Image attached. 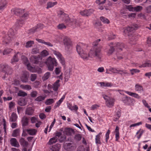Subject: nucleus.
<instances>
[{
	"label": "nucleus",
	"instance_id": "nucleus-8",
	"mask_svg": "<svg viewBox=\"0 0 151 151\" xmlns=\"http://www.w3.org/2000/svg\"><path fill=\"white\" fill-rule=\"evenodd\" d=\"M0 69L2 71L7 74H11L12 72V70L10 67L6 64L1 65Z\"/></svg>",
	"mask_w": 151,
	"mask_h": 151
},
{
	"label": "nucleus",
	"instance_id": "nucleus-18",
	"mask_svg": "<svg viewBox=\"0 0 151 151\" xmlns=\"http://www.w3.org/2000/svg\"><path fill=\"white\" fill-rule=\"evenodd\" d=\"M29 122V119L27 117L25 116H23L21 120L22 126L24 127L28 125Z\"/></svg>",
	"mask_w": 151,
	"mask_h": 151
},
{
	"label": "nucleus",
	"instance_id": "nucleus-49",
	"mask_svg": "<svg viewBox=\"0 0 151 151\" xmlns=\"http://www.w3.org/2000/svg\"><path fill=\"white\" fill-rule=\"evenodd\" d=\"M50 75V73L49 72H47L42 77V79L44 81L48 79Z\"/></svg>",
	"mask_w": 151,
	"mask_h": 151
},
{
	"label": "nucleus",
	"instance_id": "nucleus-53",
	"mask_svg": "<svg viewBox=\"0 0 151 151\" xmlns=\"http://www.w3.org/2000/svg\"><path fill=\"white\" fill-rule=\"evenodd\" d=\"M126 9L130 12H134V7H133L131 5H127Z\"/></svg>",
	"mask_w": 151,
	"mask_h": 151
},
{
	"label": "nucleus",
	"instance_id": "nucleus-64",
	"mask_svg": "<svg viewBox=\"0 0 151 151\" xmlns=\"http://www.w3.org/2000/svg\"><path fill=\"white\" fill-rule=\"evenodd\" d=\"M146 10L147 13H151V5L146 7Z\"/></svg>",
	"mask_w": 151,
	"mask_h": 151
},
{
	"label": "nucleus",
	"instance_id": "nucleus-47",
	"mask_svg": "<svg viewBox=\"0 0 151 151\" xmlns=\"http://www.w3.org/2000/svg\"><path fill=\"white\" fill-rule=\"evenodd\" d=\"M45 96H40L37 97L35 99V101L38 102H40L44 100L45 99Z\"/></svg>",
	"mask_w": 151,
	"mask_h": 151
},
{
	"label": "nucleus",
	"instance_id": "nucleus-25",
	"mask_svg": "<svg viewBox=\"0 0 151 151\" xmlns=\"http://www.w3.org/2000/svg\"><path fill=\"white\" fill-rule=\"evenodd\" d=\"M101 86L103 87H111L112 86V84L109 82H101L99 83Z\"/></svg>",
	"mask_w": 151,
	"mask_h": 151
},
{
	"label": "nucleus",
	"instance_id": "nucleus-61",
	"mask_svg": "<svg viewBox=\"0 0 151 151\" xmlns=\"http://www.w3.org/2000/svg\"><path fill=\"white\" fill-rule=\"evenodd\" d=\"M38 93L36 91H33L31 92L30 95L32 97H35L37 96Z\"/></svg>",
	"mask_w": 151,
	"mask_h": 151
},
{
	"label": "nucleus",
	"instance_id": "nucleus-10",
	"mask_svg": "<svg viewBox=\"0 0 151 151\" xmlns=\"http://www.w3.org/2000/svg\"><path fill=\"white\" fill-rule=\"evenodd\" d=\"M19 142L21 146L22 147V151H27V148L29 145L28 142L22 137L20 139Z\"/></svg>",
	"mask_w": 151,
	"mask_h": 151
},
{
	"label": "nucleus",
	"instance_id": "nucleus-34",
	"mask_svg": "<svg viewBox=\"0 0 151 151\" xmlns=\"http://www.w3.org/2000/svg\"><path fill=\"white\" fill-rule=\"evenodd\" d=\"M43 27V25L41 24H38L37 26H36L35 28L32 29L30 30L31 32L32 33H34L37 30V29L38 28H40L41 29Z\"/></svg>",
	"mask_w": 151,
	"mask_h": 151
},
{
	"label": "nucleus",
	"instance_id": "nucleus-40",
	"mask_svg": "<svg viewBox=\"0 0 151 151\" xmlns=\"http://www.w3.org/2000/svg\"><path fill=\"white\" fill-rule=\"evenodd\" d=\"M34 44V42L33 41H29L26 43L25 47L27 48L31 47Z\"/></svg>",
	"mask_w": 151,
	"mask_h": 151
},
{
	"label": "nucleus",
	"instance_id": "nucleus-15",
	"mask_svg": "<svg viewBox=\"0 0 151 151\" xmlns=\"http://www.w3.org/2000/svg\"><path fill=\"white\" fill-rule=\"evenodd\" d=\"M60 80H58L52 85V88L53 90L55 91V94L57 96L58 95V93L57 92L59 87L60 86V84L59 83Z\"/></svg>",
	"mask_w": 151,
	"mask_h": 151
},
{
	"label": "nucleus",
	"instance_id": "nucleus-22",
	"mask_svg": "<svg viewBox=\"0 0 151 151\" xmlns=\"http://www.w3.org/2000/svg\"><path fill=\"white\" fill-rule=\"evenodd\" d=\"M125 92L129 95L137 99H140L141 98L140 96L138 94L135 93H133L128 91H125Z\"/></svg>",
	"mask_w": 151,
	"mask_h": 151
},
{
	"label": "nucleus",
	"instance_id": "nucleus-60",
	"mask_svg": "<svg viewBox=\"0 0 151 151\" xmlns=\"http://www.w3.org/2000/svg\"><path fill=\"white\" fill-rule=\"evenodd\" d=\"M82 136L80 134H77L75 135V139L76 140L79 141L81 139Z\"/></svg>",
	"mask_w": 151,
	"mask_h": 151
},
{
	"label": "nucleus",
	"instance_id": "nucleus-12",
	"mask_svg": "<svg viewBox=\"0 0 151 151\" xmlns=\"http://www.w3.org/2000/svg\"><path fill=\"white\" fill-rule=\"evenodd\" d=\"M11 13L13 14H15L17 16H20L22 14V13L24 12V10L15 8L12 9L11 10Z\"/></svg>",
	"mask_w": 151,
	"mask_h": 151
},
{
	"label": "nucleus",
	"instance_id": "nucleus-21",
	"mask_svg": "<svg viewBox=\"0 0 151 151\" xmlns=\"http://www.w3.org/2000/svg\"><path fill=\"white\" fill-rule=\"evenodd\" d=\"M109 70L114 73H119V72H123L124 73H127L125 71H121L120 70L118 69L117 68L110 67Z\"/></svg>",
	"mask_w": 151,
	"mask_h": 151
},
{
	"label": "nucleus",
	"instance_id": "nucleus-7",
	"mask_svg": "<svg viewBox=\"0 0 151 151\" xmlns=\"http://www.w3.org/2000/svg\"><path fill=\"white\" fill-rule=\"evenodd\" d=\"M15 35L14 30L12 29H10L8 33V35L4 38L3 40L4 44H7L10 42L11 40V37Z\"/></svg>",
	"mask_w": 151,
	"mask_h": 151
},
{
	"label": "nucleus",
	"instance_id": "nucleus-33",
	"mask_svg": "<svg viewBox=\"0 0 151 151\" xmlns=\"http://www.w3.org/2000/svg\"><path fill=\"white\" fill-rule=\"evenodd\" d=\"M64 16H63L62 17H60L61 19H62L66 23H67L68 22L69 19L70 18L69 17L68 15L65 13L63 14Z\"/></svg>",
	"mask_w": 151,
	"mask_h": 151
},
{
	"label": "nucleus",
	"instance_id": "nucleus-14",
	"mask_svg": "<svg viewBox=\"0 0 151 151\" xmlns=\"http://www.w3.org/2000/svg\"><path fill=\"white\" fill-rule=\"evenodd\" d=\"M94 11V10L93 9H91L81 11L80 12V13L82 16H88L92 14Z\"/></svg>",
	"mask_w": 151,
	"mask_h": 151
},
{
	"label": "nucleus",
	"instance_id": "nucleus-42",
	"mask_svg": "<svg viewBox=\"0 0 151 151\" xmlns=\"http://www.w3.org/2000/svg\"><path fill=\"white\" fill-rule=\"evenodd\" d=\"M18 103L19 105L23 106L25 105L27 103L24 99H22L19 100L18 102Z\"/></svg>",
	"mask_w": 151,
	"mask_h": 151
},
{
	"label": "nucleus",
	"instance_id": "nucleus-62",
	"mask_svg": "<svg viewBox=\"0 0 151 151\" xmlns=\"http://www.w3.org/2000/svg\"><path fill=\"white\" fill-rule=\"evenodd\" d=\"M58 59H59L60 62L62 64V65H65V60L64 59L63 57L62 56L60 58Z\"/></svg>",
	"mask_w": 151,
	"mask_h": 151
},
{
	"label": "nucleus",
	"instance_id": "nucleus-35",
	"mask_svg": "<svg viewBox=\"0 0 151 151\" xmlns=\"http://www.w3.org/2000/svg\"><path fill=\"white\" fill-rule=\"evenodd\" d=\"M17 116L16 114L13 113L10 118V121L12 122H14L17 120Z\"/></svg>",
	"mask_w": 151,
	"mask_h": 151
},
{
	"label": "nucleus",
	"instance_id": "nucleus-19",
	"mask_svg": "<svg viewBox=\"0 0 151 151\" xmlns=\"http://www.w3.org/2000/svg\"><path fill=\"white\" fill-rule=\"evenodd\" d=\"M21 55V54L19 52H17L15 54L12 59L11 63L13 64L14 63L17 62L19 60L18 57Z\"/></svg>",
	"mask_w": 151,
	"mask_h": 151
},
{
	"label": "nucleus",
	"instance_id": "nucleus-50",
	"mask_svg": "<svg viewBox=\"0 0 151 151\" xmlns=\"http://www.w3.org/2000/svg\"><path fill=\"white\" fill-rule=\"evenodd\" d=\"M19 129H17L14 130L13 132L12 136L14 137H16L19 134Z\"/></svg>",
	"mask_w": 151,
	"mask_h": 151
},
{
	"label": "nucleus",
	"instance_id": "nucleus-44",
	"mask_svg": "<svg viewBox=\"0 0 151 151\" xmlns=\"http://www.w3.org/2000/svg\"><path fill=\"white\" fill-rule=\"evenodd\" d=\"M101 133H99V134L96 135L95 138L96 143V144H101V142L100 141V135Z\"/></svg>",
	"mask_w": 151,
	"mask_h": 151
},
{
	"label": "nucleus",
	"instance_id": "nucleus-23",
	"mask_svg": "<svg viewBox=\"0 0 151 151\" xmlns=\"http://www.w3.org/2000/svg\"><path fill=\"white\" fill-rule=\"evenodd\" d=\"M6 0H1L0 1V11H2L6 8Z\"/></svg>",
	"mask_w": 151,
	"mask_h": 151
},
{
	"label": "nucleus",
	"instance_id": "nucleus-56",
	"mask_svg": "<svg viewBox=\"0 0 151 151\" xmlns=\"http://www.w3.org/2000/svg\"><path fill=\"white\" fill-rule=\"evenodd\" d=\"M150 66L151 67V63H145L144 64L139 66V67L140 68Z\"/></svg>",
	"mask_w": 151,
	"mask_h": 151
},
{
	"label": "nucleus",
	"instance_id": "nucleus-1",
	"mask_svg": "<svg viewBox=\"0 0 151 151\" xmlns=\"http://www.w3.org/2000/svg\"><path fill=\"white\" fill-rule=\"evenodd\" d=\"M101 41L100 39L95 40L93 43V47L89 53V57L94 58L95 59L99 60L102 57L101 50L102 46L98 44Z\"/></svg>",
	"mask_w": 151,
	"mask_h": 151
},
{
	"label": "nucleus",
	"instance_id": "nucleus-43",
	"mask_svg": "<svg viewBox=\"0 0 151 151\" xmlns=\"http://www.w3.org/2000/svg\"><path fill=\"white\" fill-rule=\"evenodd\" d=\"M12 50V49L10 48H6L5 49L3 52V55H7L10 53Z\"/></svg>",
	"mask_w": 151,
	"mask_h": 151
},
{
	"label": "nucleus",
	"instance_id": "nucleus-51",
	"mask_svg": "<svg viewBox=\"0 0 151 151\" xmlns=\"http://www.w3.org/2000/svg\"><path fill=\"white\" fill-rule=\"evenodd\" d=\"M40 54L42 57H45L48 55L49 53L47 50H45L41 52Z\"/></svg>",
	"mask_w": 151,
	"mask_h": 151
},
{
	"label": "nucleus",
	"instance_id": "nucleus-39",
	"mask_svg": "<svg viewBox=\"0 0 151 151\" xmlns=\"http://www.w3.org/2000/svg\"><path fill=\"white\" fill-rule=\"evenodd\" d=\"M57 4V2H49L47 3V6L46 7L47 9H48L50 8L53 7L54 5H56Z\"/></svg>",
	"mask_w": 151,
	"mask_h": 151
},
{
	"label": "nucleus",
	"instance_id": "nucleus-54",
	"mask_svg": "<svg viewBox=\"0 0 151 151\" xmlns=\"http://www.w3.org/2000/svg\"><path fill=\"white\" fill-rule=\"evenodd\" d=\"M52 52L58 58V59L62 56L61 54L59 52H57L54 50H53Z\"/></svg>",
	"mask_w": 151,
	"mask_h": 151
},
{
	"label": "nucleus",
	"instance_id": "nucleus-27",
	"mask_svg": "<svg viewBox=\"0 0 151 151\" xmlns=\"http://www.w3.org/2000/svg\"><path fill=\"white\" fill-rule=\"evenodd\" d=\"M61 147L60 145L59 144H56L52 146L51 150V151H59Z\"/></svg>",
	"mask_w": 151,
	"mask_h": 151
},
{
	"label": "nucleus",
	"instance_id": "nucleus-48",
	"mask_svg": "<svg viewBox=\"0 0 151 151\" xmlns=\"http://www.w3.org/2000/svg\"><path fill=\"white\" fill-rule=\"evenodd\" d=\"M54 102V100L52 99H47L45 102L46 105H49Z\"/></svg>",
	"mask_w": 151,
	"mask_h": 151
},
{
	"label": "nucleus",
	"instance_id": "nucleus-26",
	"mask_svg": "<svg viewBox=\"0 0 151 151\" xmlns=\"http://www.w3.org/2000/svg\"><path fill=\"white\" fill-rule=\"evenodd\" d=\"M135 90L139 93H141L143 91V88L142 86L137 84L135 85Z\"/></svg>",
	"mask_w": 151,
	"mask_h": 151
},
{
	"label": "nucleus",
	"instance_id": "nucleus-5",
	"mask_svg": "<svg viewBox=\"0 0 151 151\" xmlns=\"http://www.w3.org/2000/svg\"><path fill=\"white\" fill-rule=\"evenodd\" d=\"M31 62L35 64H38L42 66L43 63L42 58L39 55H32L30 58Z\"/></svg>",
	"mask_w": 151,
	"mask_h": 151
},
{
	"label": "nucleus",
	"instance_id": "nucleus-38",
	"mask_svg": "<svg viewBox=\"0 0 151 151\" xmlns=\"http://www.w3.org/2000/svg\"><path fill=\"white\" fill-rule=\"evenodd\" d=\"M57 138L56 137H53L50 139L49 140L48 142L49 144L50 145L53 144V143L56 142L57 141Z\"/></svg>",
	"mask_w": 151,
	"mask_h": 151
},
{
	"label": "nucleus",
	"instance_id": "nucleus-28",
	"mask_svg": "<svg viewBox=\"0 0 151 151\" xmlns=\"http://www.w3.org/2000/svg\"><path fill=\"white\" fill-rule=\"evenodd\" d=\"M24 23V20L20 19L17 20L15 23V25L17 28L22 27Z\"/></svg>",
	"mask_w": 151,
	"mask_h": 151
},
{
	"label": "nucleus",
	"instance_id": "nucleus-6",
	"mask_svg": "<svg viewBox=\"0 0 151 151\" xmlns=\"http://www.w3.org/2000/svg\"><path fill=\"white\" fill-rule=\"evenodd\" d=\"M63 41L65 50L68 51L72 46L70 39L66 36H64L63 38Z\"/></svg>",
	"mask_w": 151,
	"mask_h": 151
},
{
	"label": "nucleus",
	"instance_id": "nucleus-37",
	"mask_svg": "<svg viewBox=\"0 0 151 151\" xmlns=\"http://www.w3.org/2000/svg\"><path fill=\"white\" fill-rule=\"evenodd\" d=\"M40 52V50L37 47H36L33 48L32 50L31 53L33 54H36Z\"/></svg>",
	"mask_w": 151,
	"mask_h": 151
},
{
	"label": "nucleus",
	"instance_id": "nucleus-58",
	"mask_svg": "<svg viewBox=\"0 0 151 151\" xmlns=\"http://www.w3.org/2000/svg\"><path fill=\"white\" fill-rule=\"evenodd\" d=\"M37 75L35 74H32L30 76V80L32 81H34L36 79Z\"/></svg>",
	"mask_w": 151,
	"mask_h": 151
},
{
	"label": "nucleus",
	"instance_id": "nucleus-17",
	"mask_svg": "<svg viewBox=\"0 0 151 151\" xmlns=\"http://www.w3.org/2000/svg\"><path fill=\"white\" fill-rule=\"evenodd\" d=\"M10 144L12 146L19 147L20 145L17 139L15 138H12L10 140Z\"/></svg>",
	"mask_w": 151,
	"mask_h": 151
},
{
	"label": "nucleus",
	"instance_id": "nucleus-24",
	"mask_svg": "<svg viewBox=\"0 0 151 151\" xmlns=\"http://www.w3.org/2000/svg\"><path fill=\"white\" fill-rule=\"evenodd\" d=\"M28 73L26 72L24 73L21 77V80L23 82H27L28 80Z\"/></svg>",
	"mask_w": 151,
	"mask_h": 151
},
{
	"label": "nucleus",
	"instance_id": "nucleus-31",
	"mask_svg": "<svg viewBox=\"0 0 151 151\" xmlns=\"http://www.w3.org/2000/svg\"><path fill=\"white\" fill-rule=\"evenodd\" d=\"M73 132V130L69 128L65 129L64 131V134H66L67 135H70Z\"/></svg>",
	"mask_w": 151,
	"mask_h": 151
},
{
	"label": "nucleus",
	"instance_id": "nucleus-32",
	"mask_svg": "<svg viewBox=\"0 0 151 151\" xmlns=\"http://www.w3.org/2000/svg\"><path fill=\"white\" fill-rule=\"evenodd\" d=\"M64 16H63L62 17H60L61 19H62L66 23H67L68 22L69 19L70 18L69 17L68 15L65 13L63 14Z\"/></svg>",
	"mask_w": 151,
	"mask_h": 151
},
{
	"label": "nucleus",
	"instance_id": "nucleus-16",
	"mask_svg": "<svg viewBox=\"0 0 151 151\" xmlns=\"http://www.w3.org/2000/svg\"><path fill=\"white\" fill-rule=\"evenodd\" d=\"M137 28V26L136 25H133L131 27H128L124 29V32L127 34V32H133L134 30L136 29Z\"/></svg>",
	"mask_w": 151,
	"mask_h": 151
},
{
	"label": "nucleus",
	"instance_id": "nucleus-13",
	"mask_svg": "<svg viewBox=\"0 0 151 151\" xmlns=\"http://www.w3.org/2000/svg\"><path fill=\"white\" fill-rule=\"evenodd\" d=\"M63 147L64 149L67 151H72L75 149L74 144L71 143H65Z\"/></svg>",
	"mask_w": 151,
	"mask_h": 151
},
{
	"label": "nucleus",
	"instance_id": "nucleus-52",
	"mask_svg": "<svg viewBox=\"0 0 151 151\" xmlns=\"http://www.w3.org/2000/svg\"><path fill=\"white\" fill-rule=\"evenodd\" d=\"M65 98V97L63 96L61 98L60 100H59L55 104V106L56 107H58L60 104L61 103L63 102V99Z\"/></svg>",
	"mask_w": 151,
	"mask_h": 151
},
{
	"label": "nucleus",
	"instance_id": "nucleus-4",
	"mask_svg": "<svg viewBox=\"0 0 151 151\" xmlns=\"http://www.w3.org/2000/svg\"><path fill=\"white\" fill-rule=\"evenodd\" d=\"M102 95L103 98L106 101V104L107 106L109 107H111L114 106V100L113 99L104 93H102Z\"/></svg>",
	"mask_w": 151,
	"mask_h": 151
},
{
	"label": "nucleus",
	"instance_id": "nucleus-9",
	"mask_svg": "<svg viewBox=\"0 0 151 151\" xmlns=\"http://www.w3.org/2000/svg\"><path fill=\"white\" fill-rule=\"evenodd\" d=\"M110 46V49L107 51V53L109 55H111L114 51V47L116 46L119 49L121 50H122V48L124 47V45L122 43H117L116 45H114V46H112L109 45Z\"/></svg>",
	"mask_w": 151,
	"mask_h": 151
},
{
	"label": "nucleus",
	"instance_id": "nucleus-36",
	"mask_svg": "<svg viewBox=\"0 0 151 151\" xmlns=\"http://www.w3.org/2000/svg\"><path fill=\"white\" fill-rule=\"evenodd\" d=\"M26 131L30 135H35L36 132L35 129H27Z\"/></svg>",
	"mask_w": 151,
	"mask_h": 151
},
{
	"label": "nucleus",
	"instance_id": "nucleus-29",
	"mask_svg": "<svg viewBox=\"0 0 151 151\" xmlns=\"http://www.w3.org/2000/svg\"><path fill=\"white\" fill-rule=\"evenodd\" d=\"M34 110L32 107H28L25 113L28 115H32L34 113Z\"/></svg>",
	"mask_w": 151,
	"mask_h": 151
},
{
	"label": "nucleus",
	"instance_id": "nucleus-59",
	"mask_svg": "<svg viewBox=\"0 0 151 151\" xmlns=\"http://www.w3.org/2000/svg\"><path fill=\"white\" fill-rule=\"evenodd\" d=\"M58 28L60 29H62L66 28V26L63 24H59L57 26Z\"/></svg>",
	"mask_w": 151,
	"mask_h": 151
},
{
	"label": "nucleus",
	"instance_id": "nucleus-20",
	"mask_svg": "<svg viewBox=\"0 0 151 151\" xmlns=\"http://www.w3.org/2000/svg\"><path fill=\"white\" fill-rule=\"evenodd\" d=\"M122 100L124 103L127 105H129L130 104V102L132 101V99L129 97L125 96L123 98Z\"/></svg>",
	"mask_w": 151,
	"mask_h": 151
},
{
	"label": "nucleus",
	"instance_id": "nucleus-30",
	"mask_svg": "<svg viewBox=\"0 0 151 151\" xmlns=\"http://www.w3.org/2000/svg\"><path fill=\"white\" fill-rule=\"evenodd\" d=\"M65 81H67L70 78V70H67L65 73Z\"/></svg>",
	"mask_w": 151,
	"mask_h": 151
},
{
	"label": "nucleus",
	"instance_id": "nucleus-46",
	"mask_svg": "<svg viewBox=\"0 0 151 151\" xmlns=\"http://www.w3.org/2000/svg\"><path fill=\"white\" fill-rule=\"evenodd\" d=\"M21 59L22 60L23 63L26 65L28 63V60L27 58L24 55H21Z\"/></svg>",
	"mask_w": 151,
	"mask_h": 151
},
{
	"label": "nucleus",
	"instance_id": "nucleus-3",
	"mask_svg": "<svg viewBox=\"0 0 151 151\" xmlns=\"http://www.w3.org/2000/svg\"><path fill=\"white\" fill-rule=\"evenodd\" d=\"M82 45L81 44L77 45L76 46V50L77 52L81 57L84 60H87L89 56V54H88L86 53V52L84 51L82 48Z\"/></svg>",
	"mask_w": 151,
	"mask_h": 151
},
{
	"label": "nucleus",
	"instance_id": "nucleus-11",
	"mask_svg": "<svg viewBox=\"0 0 151 151\" xmlns=\"http://www.w3.org/2000/svg\"><path fill=\"white\" fill-rule=\"evenodd\" d=\"M67 24L73 26L75 27H77L80 26L78 21L73 17L70 18L69 19L68 22Z\"/></svg>",
	"mask_w": 151,
	"mask_h": 151
},
{
	"label": "nucleus",
	"instance_id": "nucleus-41",
	"mask_svg": "<svg viewBox=\"0 0 151 151\" xmlns=\"http://www.w3.org/2000/svg\"><path fill=\"white\" fill-rule=\"evenodd\" d=\"M20 87L23 89L29 90L32 89L31 86L29 85H21Z\"/></svg>",
	"mask_w": 151,
	"mask_h": 151
},
{
	"label": "nucleus",
	"instance_id": "nucleus-57",
	"mask_svg": "<svg viewBox=\"0 0 151 151\" xmlns=\"http://www.w3.org/2000/svg\"><path fill=\"white\" fill-rule=\"evenodd\" d=\"M142 9V7L141 6H138L134 7V11L136 12H139Z\"/></svg>",
	"mask_w": 151,
	"mask_h": 151
},
{
	"label": "nucleus",
	"instance_id": "nucleus-55",
	"mask_svg": "<svg viewBox=\"0 0 151 151\" xmlns=\"http://www.w3.org/2000/svg\"><path fill=\"white\" fill-rule=\"evenodd\" d=\"M27 94L26 93L22 91H20L18 93V95L19 96L24 97L27 96Z\"/></svg>",
	"mask_w": 151,
	"mask_h": 151
},
{
	"label": "nucleus",
	"instance_id": "nucleus-63",
	"mask_svg": "<svg viewBox=\"0 0 151 151\" xmlns=\"http://www.w3.org/2000/svg\"><path fill=\"white\" fill-rule=\"evenodd\" d=\"M106 0H96V4L100 5L101 4H104L105 3Z\"/></svg>",
	"mask_w": 151,
	"mask_h": 151
},
{
	"label": "nucleus",
	"instance_id": "nucleus-45",
	"mask_svg": "<svg viewBox=\"0 0 151 151\" xmlns=\"http://www.w3.org/2000/svg\"><path fill=\"white\" fill-rule=\"evenodd\" d=\"M100 19L101 21H102L104 23L109 24V20L107 19L106 18L104 17H100Z\"/></svg>",
	"mask_w": 151,
	"mask_h": 151
},
{
	"label": "nucleus",
	"instance_id": "nucleus-2",
	"mask_svg": "<svg viewBox=\"0 0 151 151\" xmlns=\"http://www.w3.org/2000/svg\"><path fill=\"white\" fill-rule=\"evenodd\" d=\"M45 63L48 67V70L51 71L53 70L54 66H57L58 64L55 59L52 58L50 56L47 59Z\"/></svg>",
	"mask_w": 151,
	"mask_h": 151
}]
</instances>
